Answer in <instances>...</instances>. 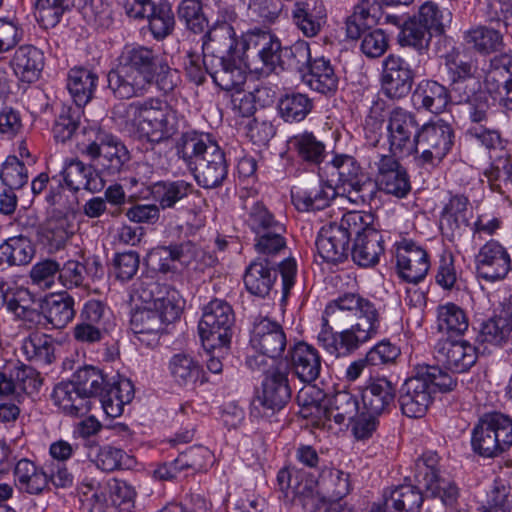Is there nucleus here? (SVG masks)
Returning a JSON list of instances; mask_svg holds the SVG:
<instances>
[{
    "mask_svg": "<svg viewBox=\"0 0 512 512\" xmlns=\"http://www.w3.org/2000/svg\"><path fill=\"white\" fill-rule=\"evenodd\" d=\"M378 318L372 302L359 294L347 293L327 305L318 341L326 350H356L376 333Z\"/></svg>",
    "mask_w": 512,
    "mask_h": 512,
    "instance_id": "f257e3e1",
    "label": "nucleus"
},
{
    "mask_svg": "<svg viewBox=\"0 0 512 512\" xmlns=\"http://www.w3.org/2000/svg\"><path fill=\"white\" fill-rule=\"evenodd\" d=\"M135 295L143 303L131 315L130 326L137 341L153 348L158 335L179 319L184 307L180 293L167 284L156 281L141 282Z\"/></svg>",
    "mask_w": 512,
    "mask_h": 512,
    "instance_id": "f03ea898",
    "label": "nucleus"
},
{
    "mask_svg": "<svg viewBox=\"0 0 512 512\" xmlns=\"http://www.w3.org/2000/svg\"><path fill=\"white\" fill-rule=\"evenodd\" d=\"M113 114L121 123L133 127L139 138L153 144L169 140L179 128L177 111L159 98L120 104Z\"/></svg>",
    "mask_w": 512,
    "mask_h": 512,
    "instance_id": "7ed1b4c3",
    "label": "nucleus"
},
{
    "mask_svg": "<svg viewBox=\"0 0 512 512\" xmlns=\"http://www.w3.org/2000/svg\"><path fill=\"white\" fill-rule=\"evenodd\" d=\"M159 56L145 46L126 47L117 66L108 73V87L115 97L130 99L144 95L153 85Z\"/></svg>",
    "mask_w": 512,
    "mask_h": 512,
    "instance_id": "20e7f679",
    "label": "nucleus"
},
{
    "mask_svg": "<svg viewBox=\"0 0 512 512\" xmlns=\"http://www.w3.org/2000/svg\"><path fill=\"white\" fill-rule=\"evenodd\" d=\"M177 154L203 188H216L227 177L228 166L224 152L209 135L196 132L183 134L177 145Z\"/></svg>",
    "mask_w": 512,
    "mask_h": 512,
    "instance_id": "39448f33",
    "label": "nucleus"
},
{
    "mask_svg": "<svg viewBox=\"0 0 512 512\" xmlns=\"http://www.w3.org/2000/svg\"><path fill=\"white\" fill-rule=\"evenodd\" d=\"M512 445V419L502 413L484 414L472 431L473 451L484 458H494Z\"/></svg>",
    "mask_w": 512,
    "mask_h": 512,
    "instance_id": "423d86ee",
    "label": "nucleus"
},
{
    "mask_svg": "<svg viewBox=\"0 0 512 512\" xmlns=\"http://www.w3.org/2000/svg\"><path fill=\"white\" fill-rule=\"evenodd\" d=\"M280 40L269 31L251 30L240 38L239 60L254 71L271 72L281 64Z\"/></svg>",
    "mask_w": 512,
    "mask_h": 512,
    "instance_id": "0eeeda50",
    "label": "nucleus"
},
{
    "mask_svg": "<svg viewBox=\"0 0 512 512\" xmlns=\"http://www.w3.org/2000/svg\"><path fill=\"white\" fill-rule=\"evenodd\" d=\"M234 321L233 309L224 300L214 299L204 307L198 333L206 352L229 348Z\"/></svg>",
    "mask_w": 512,
    "mask_h": 512,
    "instance_id": "6e6552de",
    "label": "nucleus"
},
{
    "mask_svg": "<svg viewBox=\"0 0 512 512\" xmlns=\"http://www.w3.org/2000/svg\"><path fill=\"white\" fill-rule=\"evenodd\" d=\"M82 153L90 158L100 175L113 177L120 174L130 161L126 146L114 135L98 131L95 139L87 144Z\"/></svg>",
    "mask_w": 512,
    "mask_h": 512,
    "instance_id": "1a4fd4ad",
    "label": "nucleus"
},
{
    "mask_svg": "<svg viewBox=\"0 0 512 512\" xmlns=\"http://www.w3.org/2000/svg\"><path fill=\"white\" fill-rule=\"evenodd\" d=\"M367 165L370 173L375 175V183L380 190L397 197H404L410 191L406 170L390 152L382 153L378 148L370 149Z\"/></svg>",
    "mask_w": 512,
    "mask_h": 512,
    "instance_id": "9d476101",
    "label": "nucleus"
},
{
    "mask_svg": "<svg viewBox=\"0 0 512 512\" xmlns=\"http://www.w3.org/2000/svg\"><path fill=\"white\" fill-rule=\"evenodd\" d=\"M454 137L452 126L443 120L425 124L416 135L415 153H420L419 162L438 165L451 150Z\"/></svg>",
    "mask_w": 512,
    "mask_h": 512,
    "instance_id": "9b49d317",
    "label": "nucleus"
},
{
    "mask_svg": "<svg viewBox=\"0 0 512 512\" xmlns=\"http://www.w3.org/2000/svg\"><path fill=\"white\" fill-rule=\"evenodd\" d=\"M415 478L425 488L426 494L439 498L448 507L458 501L459 489L456 484L440 475L436 453L424 454L416 461Z\"/></svg>",
    "mask_w": 512,
    "mask_h": 512,
    "instance_id": "f8f14e48",
    "label": "nucleus"
},
{
    "mask_svg": "<svg viewBox=\"0 0 512 512\" xmlns=\"http://www.w3.org/2000/svg\"><path fill=\"white\" fill-rule=\"evenodd\" d=\"M288 373L289 371H277L265 376L261 393L251 403L252 416L265 417L284 408L291 397Z\"/></svg>",
    "mask_w": 512,
    "mask_h": 512,
    "instance_id": "ddd939ff",
    "label": "nucleus"
},
{
    "mask_svg": "<svg viewBox=\"0 0 512 512\" xmlns=\"http://www.w3.org/2000/svg\"><path fill=\"white\" fill-rule=\"evenodd\" d=\"M468 327V317L460 306L452 302L439 305L437 308V328L439 332L447 335V339L439 352L444 350L450 352L457 347L462 350L473 348L477 352V347L472 346L468 340L462 338Z\"/></svg>",
    "mask_w": 512,
    "mask_h": 512,
    "instance_id": "4468645a",
    "label": "nucleus"
},
{
    "mask_svg": "<svg viewBox=\"0 0 512 512\" xmlns=\"http://www.w3.org/2000/svg\"><path fill=\"white\" fill-rule=\"evenodd\" d=\"M382 91L390 99L407 96L412 88L414 74L407 61L399 55L389 54L383 60Z\"/></svg>",
    "mask_w": 512,
    "mask_h": 512,
    "instance_id": "2eb2a0df",
    "label": "nucleus"
},
{
    "mask_svg": "<svg viewBox=\"0 0 512 512\" xmlns=\"http://www.w3.org/2000/svg\"><path fill=\"white\" fill-rule=\"evenodd\" d=\"M396 259L400 277L409 283L422 281L430 267L427 252L408 239L396 243Z\"/></svg>",
    "mask_w": 512,
    "mask_h": 512,
    "instance_id": "dca6fc26",
    "label": "nucleus"
},
{
    "mask_svg": "<svg viewBox=\"0 0 512 512\" xmlns=\"http://www.w3.org/2000/svg\"><path fill=\"white\" fill-rule=\"evenodd\" d=\"M390 151L411 155L416 149L418 122L415 116L401 108L394 109L388 124Z\"/></svg>",
    "mask_w": 512,
    "mask_h": 512,
    "instance_id": "f3484780",
    "label": "nucleus"
},
{
    "mask_svg": "<svg viewBox=\"0 0 512 512\" xmlns=\"http://www.w3.org/2000/svg\"><path fill=\"white\" fill-rule=\"evenodd\" d=\"M434 396L431 387L415 370V375L406 379L399 390L398 402L403 415L409 418L423 417Z\"/></svg>",
    "mask_w": 512,
    "mask_h": 512,
    "instance_id": "a211bd4d",
    "label": "nucleus"
},
{
    "mask_svg": "<svg viewBox=\"0 0 512 512\" xmlns=\"http://www.w3.org/2000/svg\"><path fill=\"white\" fill-rule=\"evenodd\" d=\"M475 264L478 277L489 282L504 279L512 270L507 250L496 241H489L480 248Z\"/></svg>",
    "mask_w": 512,
    "mask_h": 512,
    "instance_id": "6ab92c4d",
    "label": "nucleus"
},
{
    "mask_svg": "<svg viewBox=\"0 0 512 512\" xmlns=\"http://www.w3.org/2000/svg\"><path fill=\"white\" fill-rule=\"evenodd\" d=\"M277 484L288 502L299 501L303 507L314 502L316 482L304 470L295 467L282 468L277 474Z\"/></svg>",
    "mask_w": 512,
    "mask_h": 512,
    "instance_id": "aec40b11",
    "label": "nucleus"
},
{
    "mask_svg": "<svg viewBox=\"0 0 512 512\" xmlns=\"http://www.w3.org/2000/svg\"><path fill=\"white\" fill-rule=\"evenodd\" d=\"M204 63L211 58H238L240 40L236 39L234 28L227 22H222L212 27L205 35L202 45Z\"/></svg>",
    "mask_w": 512,
    "mask_h": 512,
    "instance_id": "412c9836",
    "label": "nucleus"
},
{
    "mask_svg": "<svg viewBox=\"0 0 512 512\" xmlns=\"http://www.w3.org/2000/svg\"><path fill=\"white\" fill-rule=\"evenodd\" d=\"M335 197V188L317 178L291 190L292 202L299 211L324 209Z\"/></svg>",
    "mask_w": 512,
    "mask_h": 512,
    "instance_id": "4be33fe9",
    "label": "nucleus"
},
{
    "mask_svg": "<svg viewBox=\"0 0 512 512\" xmlns=\"http://www.w3.org/2000/svg\"><path fill=\"white\" fill-rule=\"evenodd\" d=\"M331 168L337 174L339 181L352 189V191H349V196L341 195L338 197L339 204H343L345 200L354 204L364 203L365 196L361 193L367 180L357 161L348 155L335 156L331 162Z\"/></svg>",
    "mask_w": 512,
    "mask_h": 512,
    "instance_id": "5701e85b",
    "label": "nucleus"
},
{
    "mask_svg": "<svg viewBox=\"0 0 512 512\" xmlns=\"http://www.w3.org/2000/svg\"><path fill=\"white\" fill-rule=\"evenodd\" d=\"M361 397L367 412L381 416L395 408L396 387L385 377L370 379Z\"/></svg>",
    "mask_w": 512,
    "mask_h": 512,
    "instance_id": "b1692460",
    "label": "nucleus"
},
{
    "mask_svg": "<svg viewBox=\"0 0 512 512\" xmlns=\"http://www.w3.org/2000/svg\"><path fill=\"white\" fill-rule=\"evenodd\" d=\"M75 226L72 217L54 212L37 228V238L50 251L63 248L74 235Z\"/></svg>",
    "mask_w": 512,
    "mask_h": 512,
    "instance_id": "393cba45",
    "label": "nucleus"
},
{
    "mask_svg": "<svg viewBox=\"0 0 512 512\" xmlns=\"http://www.w3.org/2000/svg\"><path fill=\"white\" fill-rule=\"evenodd\" d=\"M349 241L347 235L339 230L336 222L322 226L316 240L319 256L326 262L339 263L347 258Z\"/></svg>",
    "mask_w": 512,
    "mask_h": 512,
    "instance_id": "a878e982",
    "label": "nucleus"
},
{
    "mask_svg": "<svg viewBox=\"0 0 512 512\" xmlns=\"http://www.w3.org/2000/svg\"><path fill=\"white\" fill-rule=\"evenodd\" d=\"M326 9L321 0H298L292 19L306 37H315L325 23Z\"/></svg>",
    "mask_w": 512,
    "mask_h": 512,
    "instance_id": "bb28decb",
    "label": "nucleus"
},
{
    "mask_svg": "<svg viewBox=\"0 0 512 512\" xmlns=\"http://www.w3.org/2000/svg\"><path fill=\"white\" fill-rule=\"evenodd\" d=\"M277 275L275 263L270 262L267 258L258 257L246 269L244 275L246 289L255 296L266 297L269 295Z\"/></svg>",
    "mask_w": 512,
    "mask_h": 512,
    "instance_id": "cd10ccee",
    "label": "nucleus"
},
{
    "mask_svg": "<svg viewBox=\"0 0 512 512\" xmlns=\"http://www.w3.org/2000/svg\"><path fill=\"white\" fill-rule=\"evenodd\" d=\"M52 400L65 415L71 417L86 415L91 405L73 380L57 384L52 393Z\"/></svg>",
    "mask_w": 512,
    "mask_h": 512,
    "instance_id": "c85d7f7f",
    "label": "nucleus"
},
{
    "mask_svg": "<svg viewBox=\"0 0 512 512\" xmlns=\"http://www.w3.org/2000/svg\"><path fill=\"white\" fill-rule=\"evenodd\" d=\"M235 59L211 58L204 63L215 84L223 90H238L245 83V71L236 64Z\"/></svg>",
    "mask_w": 512,
    "mask_h": 512,
    "instance_id": "c756f323",
    "label": "nucleus"
},
{
    "mask_svg": "<svg viewBox=\"0 0 512 512\" xmlns=\"http://www.w3.org/2000/svg\"><path fill=\"white\" fill-rule=\"evenodd\" d=\"M10 65L16 76L31 83L38 79L44 67V56L36 47L23 45L14 52Z\"/></svg>",
    "mask_w": 512,
    "mask_h": 512,
    "instance_id": "7c9ffc66",
    "label": "nucleus"
},
{
    "mask_svg": "<svg viewBox=\"0 0 512 512\" xmlns=\"http://www.w3.org/2000/svg\"><path fill=\"white\" fill-rule=\"evenodd\" d=\"M250 344L258 352H283L286 336L278 324L261 320L253 328Z\"/></svg>",
    "mask_w": 512,
    "mask_h": 512,
    "instance_id": "2f4dec72",
    "label": "nucleus"
},
{
    "mask_svg": "<svg viewBox=\"0 0 512 512\" xmlns=\"http://www.w3.org/2000/svg\"><path fill=\"white\" fill-rule=\"evenodd\" d=\"M383 251L381 234L376 229H368L362 236L355 238L352 258L357 265L370 267L378 263Z\"/></svg>",
    "mask_w": 512,
    "mask_h": 512,
    "instance_id": "473e14b6",
    "label": "nucleus"
},
{
    "mask_svg": "<svg viewBox=\"0 0 512 512\" xmlns=\"http://www.w3.org/2000/svg\"><path fill=\"white\" fill-rule=\"evenodd\" d=\"M134 397L133 385L129 380L109 383L98 401L107 416L116 418L123 413L124 406Z\"/></svg>",
    "mask_w": 512,
    "mask_h": 512,
    "instance_id": "72a5a7b5",
    "label": "nucleus"
},
{
    "mask_svg": "<svg viewBox=\"0 0 512 512\" xmlns=\"http://www.w3.org/2000/svg\"><path fill=\"white\" fill-rule=\"evenodd\" d=\"M413 100L419 107L438 114L445 110L449 102V91L438 82L427 80L418 85Z\"/></svg>",
    "mask_w": 512,
    "mask_h": 512,
    "instance_id": "f704fd0d",
    "label": "nucleus"
},
{
    "mask_svg": "<svg viewBox=\"0 0 512 512\" xmlns=\"http://www.w3.org/2000/svg\"><path fill=\"white\" fill-rule=\"evenodd\" d=\"M304 80L312 90L322 94L335 92L338 86V77L329 60L324 57L312 61Z\"/></svg>",
    "mask_w": 512,
    "mask_h": 512,
    "instance_id": "c9c22d12",
    "label": "nucleus"
},
{
    "mask_svg": "<svg viewBox=\"0 0 512 512\" xmlns=\"http://www.w3.org/2000/svg\"><path fill=\"white\" fill-rule=\"evenodd\" d=\"M33 304L34 300L28 290L11 289L6 308L31 329L42 323V313L32 307Z\"/></svg>",
    "mask_w": 512,
    "mask_h": 512,
    "instance_id": "e433bc0d",
    "label": "nucleus"
},
{
    "mask_svg": "<svg viewBox=\"0 0 512 512\" xmlns=\"http://www.w3.org/2000/svg\"><path fill=\"white\" fill-rule=\"evenodd\" d=\"M97 80L98 76L89 69L76 67L70 70L67 88L78 107L91 100Z\"/></svg>",
    "mask_w": 512,
    "mask_h": 512,
    "instance_id": "4c0bfd02",
    "label": "nucleus"
},
{
    "mask_svg": "<svg viewBox=\"0 0 512 512\" xmlns=\"http://www.w3.org/2000/svg\"><path fill=\"white\" fill-rule=\"evenodd\" d=\"M423 494L419 488L404 484L394 488L385 498L384 507L390 512H420Z\"/></svg>",
    "mask_w": 512,
    "mask_h": 512,
    "instance_id": "58836bf2",
    "label": "nucleus"
},
{
    "mask_svg": "<svg viewBox=\"0 0 512 512\" xmlns=\"http://www.w3.org/2000/svg\"><path fill=\"white\" fill-rule=\"evenodd\" d=\"M318 493L332 500L342 499L350 492L349 474L333 467L323 468L315 479Z\"/></svg>",
    "mask_w": 512,
    "mask_h": 512,
    "instance_id": "ea45409f",
    "label": "nucleus"
},
{
    "mask_svg": "<svg viewBox=\"0 0 512 512\" xmlns=\"http://www.w3.org/2000/svg\"><path fill=\"white\" fill-rule=\"evenodd\" d=\"M41 313L42 319L54 328H64L75 316L74 299L69 295L51 296L45 300Z\"/></svg>",
    "mask_w": 512,
    "mask_h": 512,
    "instance_id": "a19ab883",
    "label": "nucleus"
},
{
    "mask_svg": "<svg viewBox=\"0 0 512 512\" xmlns=\"http://www.w3.org/2000/svg\"><path fill=\"white\" fill-rule=\"evenodd\" d=\"M469 200L464 195H454L445 205L441 216V228L450 231L453 237L455 232L469 225Z\"/></svg>",
    "mask_w": 512,
    "mask_h": 512,
    "instance_id": "79ce46f5",
    "label": "nucleus"
},
{
    "mask_svg": "<svg viewBox=\"0 0 512 512\" xmlns=\"http://www.w3.org/2000/svg\"><path fill=\"white\" fill-rule=\"evenodd\" d=\"M19 488L29 494H39L47 487L45 468H38L28 459H21L14 469Z\"/></svg>",
    "mask_w": 512,
    "mask_h": 512,
    "instance_id": "37998d69",
    "label": "nucleus"
},
{
    "mask_svg": "<svg viewBox=\"0 0 512 512\" xmlns=\"http://www.w3.org/2000/svg\"><path fill=\"white\" fill-rule=\"evenodd\" d=\"M464 41L480 54H490L504 46L503 36L499 31L482 25L467 30Z\"/></svg>",
    "mask_w": 512,
    "mask_h": 512,
    "instance_id": "c03bdc74",
    "label": "nucleus"
},
{
    "mask_svg": "<svg viewBox=\"0 0 512 512\" xmlns=\"http://www.w3.org/2000/svg\"><path fill=\"white\" fill-rule=\"evenodd\" d=\"M512 488L506 479L496 478L482 501L479 512H510Z\"/></svg>",
    "mask_w": 512,
    "mask_h": 512,
    "instance_id": "a18cd8bd",
    "label": "nucleus"
},
{
    "mask_svg": "<svg viewBox=\"0 0 512 512\" xmlns=\"http://www.w3.org/2000/svg\"><path fill=\"white\" fill-rule=\"evenodd\" d=\"M73 382L90 404L92 399L98 400L109 385L103 373L93 366H84L77 370L73 376Z\"/></svg>",
    "mask_w": 512,
    "mask_h": 512,
    "instance_id": "49530a36",
    "label": "nucleus"
},
{
    "mask_svg": "<svg viewBox=\"0 0 512 512\" xmlns=\"http://www.w3.org/2000/svg\"><path fill=\"white\" fill-rule=\"evenodd\" d=\"M62 174L65 184L73 191L80 189L96 191L99 188L93 177V168L85 165L80 160H70L67 162Z\"/></svg>",
    "mask_w": 512,
    "mask_h": 512,
    "instance_id": "de8ad7c7",
    "label": "nucleus"
},
{
    "mask_svg": "<svg viewBox=\"0 0 512 512\" xmlns=\"http://www.w3.org/2000/svg\"><path fill=\"white\" fill-rule=\"evenodd\" d=\"M170 371L179 385H190L197 381L204 382L203 370L199 362L190 354H174L170 361Z\"/></svg>",
    "mask_w": 512,
    "mask_h": 512,
    "instance_id": "09e8293b",
    "label": "nucleus"
},
{
    "mask_svg": "<svg viewBox=\"0 0 512 512\" xmlns=\"http://www.w3.org/2000/svg\"><path fill=\"white\" fill-rule=\"evenodd\" d=\"M416 19L431 33V35H442L452 21V14L447 9H441L434 2H425L419 8Z\"/></svg>",
    "mask_w": 512,
    "mask_h": 512,
    "instance_id": "8fccbe9b",
    "label": "nucleus"
},
{
    "mask_svg": "<svg viewBox=\"0 0 512 512\" xmlns=\"http://www.w3.org/2000/svg\"><path fill=\"white\" fill-rule=\"evenodd\" d=\"M33 256L34 248L24 236L9 238L0 246V260L9 265H26Z\"/></svg>",
    "mask_w": 512,
    "mask_h": 512,
    "instance_id": "3c124183",
    "label": "nucleus"
},
{
    "mask_svg": "<svg viewBox=\"0 0 512 512\" xmlns=\"http://www.w3.org/2000/svg\"><path fill=\"white\" fill-rule=\"evenodd\" d=\"M191 188V184L184 180L161 181L154 185L153 193L159 205L166 209L172 208L178 201L185 198Z\"/></svg>",
    "mask_w": 512,
    "mask_h": 512,
    "instance_id": "603ef678",
    "label": "nucleus"
},
{
    "mask_svg": "<svg viewBox=\"0 0 512 512\" xmlns=\"http://www.w3.org/2000/svg\"><path fill=\"white\" fill-rule=\"evenodd\" d=\"M443 369L438 363L437 365H417L415 368L420 377L424 378L428 386L431 387L433 395L436 391L441 393L451 392L457 386L456 378L444 372Z\"/></svg>",
    "mask_w": 512,
    "mask_h": 512,
    "instance_id": "864d4df0",
    "label": "nucleus"
},
{
    "mask_svg": "<svg viewBox=\"0 0 512 512\" xmlns=\"http://www.w3.org/2000/svg\"><path fill=\"white\" fill-rule=\"evenodd\" d=\"M357 411V398L347 391H338L333 396L330 408L325 411V414L328 419L333 418L337 424H343L345 420L354 419Z\"/></svg>",
    "mask_w": 512,
    "mask_h": 512,
    "instance_id": "5fc2aeb1",
    "label": "nucleus"
},
{
    "mask_svg": "<svg viewBox=\"0 0 512 512\" xmlns=\"http://www.w3.org/2000/svg\"><path fill=\"white\" fill-rule=\"evenodd\" d=\"M290 142L304 161L318 164L324 158L325 145L311 132L295 135Z\"/></svg>",
    "mask_w": 512,
    "mask_h": 512,
    "instance_id": "6e6d98bb",
    "label": "nucleus"
},
{
    "mask_svg": "<svg viewBox=\"0 0 512 512\" xmlns=\"http://www.w3.org/2000/svg\"><path fill=\"white\" fill-rule=\"evenodd\" d=\"M279 112L286 122L302 121L311 111L312 102L304 94L293 93L283 97L278 104Z\"/></svg>",
    "mask_w": 512,
    "mask_h": 512,
    "instance_id": "4d7b16f0",
    "label": "nucleus"
},
{
    "mask_svg": "<svg viewBox=\"0 0 512 512\" xmlns=\"http://www.w3.org/2000/svg\"><path fill=\"white\" fill-rule=\"evenodd\" d=\"M86 21L100 28L112 24V10L107 0H76Z\"/></svg>",
    "mask_w": 512,
    "mask_h": 512,
    "instance_id": "13d9d810",
    "label": "nucleus"
},
{
    "mask_svg": "<svg viewBox=\"0 0 512 512\" xmlns=\"http://www.w3.org/2000/svg\"><path fill=\"white\" fill-rule=\"evenodd\" d=\"M432 35L415 16L405 20L399 41L401 45L411 46L417 50L428 48Z\"/></svg>",
    "mask_w": 512,
    "mask_h": 512,
    "instance_id": "bf43d9fd",
    "label": "nucleus"
},
{
    "mask_svg": "<svg viewBox=\"0 0 512 512\" xmlns=\"http://www.w3.org/2000/svg\"><path fill=\"white\" fill-rule=\"evenodd\" d=\"M246 365L267 376L277 371H290V358L284 354H252L247 357Z\"/></svg>",
    "mask_w": 512,
    "mask_h": 512,
    "instance_id": "052dcab7",
    "label": "nucleus"
},
{
    "mask_svg": "<svg viewBox=\"0 0 512 512\" xmlns=\"http://www.w3.org/2000/svg\"><path fill=\"white\" fill-rule=\"evenodd\" d=\"M94 463L97 468L102 471L113 472L115 470L129 468L131 458L120 448L104 445L99 447Z\"/></svg>",
    "mask_w": 512,
    "mask_h": 512,
    "instance_id": "680f3d73",
    "label": "nucleus"
},
{
    "mask_svg": "<svg viewBox=\"0 0 512 512\" xmlns=\"http://www.w3.org/2000/svg\"><path fill=\"white\" fill-rule=\"evenodd\" d=\"M290 369L293 368L297 377L304 383L315 381L321 370L319 354H288Z\"/></svg>",
    "mask_w": 512,
    "mask_h": 512,
    "instance_id": "e2e57ef3",
    "label": "nucleus"
},
{
    "mask_svg": "<svg viewBox=\"0 0 512 512\" xmlns=\"http://www.w3.org/2000/svg\"><path fill=\"white\" fill-rule=\"evenodd\" d=\"M377 23L376 17L370 13L368 2L357 5L354 12L346 20V33L351 39H358Z\"/></svg>",
    "mask_w": 512,
    "mask_h": 512,
    "instance_id": "0e129e2a",
    "label": "nucleus"
},
{
    "mask_svg": "<svg viewBox=\"0 0 512 512\" xmlns=\"http://www.w3.org/2000/svg\"><path fill=\"white\" fill-rule=\"evenodd\" d=\"M373 215L363 211H349L345 213L340 223H337L339 230L346 233L348 241L352 235L362 236L368 229H374L372 227Z\"/></svg>",
    "mask_w": 512,
    "mask_h": 512,
    "instance_id": "69168bd1",
    "label": "nucleus"
},
{
    "mask_svg": "<svg viewBox=\"0 0 512 512\" xmlns=\"http://www.w3.org/2000/svg\"><path fill=\"white\" fill-rule=\"evenodd\" d=\"M10 374L20 398H23L24 395L37 392L42 384L36 370L25 364H17L10 370Z\"/></svg>",
    "mask_w": 512,
    "mask_h": 512,
    "instance_id": "338daca9",
    "label": "nucleus"
},
{
    "mask_svg": "<svg viewBox=\"0 0 512 512\" xmlns=\"http://www.w3.org/2000/svg\"><path fill=\"white\" fill-rule=\"evenodd\" d=\"M149 26L155 38L166 37L174 27V14L171 7L166 4H160L153 7V11L148 14Z\"/></svg>",
    "mask_w": 512,
    "mask_h": 512,
    "instance_id": "774afa93",
    "label": "nucleus"
}]
</instances>
